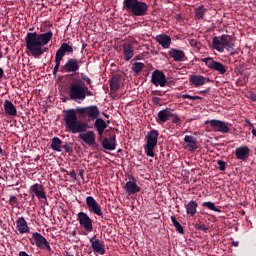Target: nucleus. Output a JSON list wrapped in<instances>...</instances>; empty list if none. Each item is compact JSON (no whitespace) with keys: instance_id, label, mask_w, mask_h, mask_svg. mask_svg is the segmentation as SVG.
Wrapping results in <instances>:
<instances>
[{"instance_id":"obj_1","label":"nucleus","mask_w":256,"mask_h":256,"mask_svg":"<svg viewBox=\"0 0 256 256\" xmlns=\"http://www.w3.org/2000/svg\"><path fill=\"white\" fill-rule=\"evenodd\" d=\"M65 128L70 133H85L89 129V124L83 122L80 119H89V121H95L99 117V107L96 105L88 107H79L75 109H67L63 111ZM79 115V118L77 117Z\"/></svg>"},{"instance_id":"obj_2","label":"nucleus","mask_w":256,"mask_h":256,"mask_svg":"<svg viewBox=\"0 0 256 256\" xmlns=\"http://www.w3.org/2000/svg\"><path fill=\"white\" fill-rule=\"evenodd\" d=\"M53 39V32L48 31L45 33L28 32L25 37L26 49L28 55H32L35 59H39L41 55H44L49 51V48H43L45 45H49V42Z\"/></svg>"},{"instance_id":"obj_3","label":"nucleus","mask_w":256,"mask_h":256,"mask_svg":"<svg viewBox=\"0 0 256 256\" xmlns=\"http://www.w3.org/2000/svg\"><path fill=\"white\" fill-rule=\"evenodd\" d=\"M68 97L76 103L85 101V82L81 78H76L70 82Z\"/></svg>"},{"instance_id":"obj_4","label":"nucleus","mask_w":256,"mask_h":256,"mask_svg":"<svg viewBox=\"0 0 256 256\" xmlns=\"http://www.w3.org/2000/svg\"><path fill=\"white\" fill-rule=\"evenodd\" d=\"M233 46V37H231V35L223 34L221 37L215 36L212 39V48L218 51V53H223L225 49L228 53H231Z\"/></svg>"},{"instance_id":"obj_5","label":"nucleus","mask_w":256,"mask_h":256,"mask_svg":"<svg viewBox=\"0 0 256 256\" xmlns=\"http://www.w3.org/2000/svg\"><path fill=\"white\" fill-rule=\"evenodd\" d=\"M73 51L72 45H69L66 42L61 44L55 55V66L53 69L54 77H57V73H59V69H61V61H63V57H65V55H73Z\"/></svg>"},{"instance_id":"obj_6","label":"nucleus","mask_w":256,"mask_h":256,"mask_svg":"<svg viewBox=\"0 0 256 256\" xmlns=\"http://www.w3.org/2000/svg\"><path fill=\"white\" fill-rule=\"evenodd\" d=\"M157 139H159V132L155 129L145 136L146 144L144 145V150L148 157H155L154 150L157 147Z\"/></svg>"},{"instance_id":"obj_7","label":"nucleus","mask_w":256,"mask_h":256,"mask_svg":"<svg viewBox=\"0 0 256 256\" xmlns=\"http://www.w3.org/2000/svg\"><path fill=\"white\" fill-rule=\"evenodd\" d=\"M83 60L77 58H68L64 65L61 66V73H72V75H78L81 69Z\"/></svg>"},{"instance_id":"obj_8","label":"nucleus","mask_w":256,"mask_h":256,"mask_svg":"<svg viewBox=\"0 0 256 256\" xmlns=\"http://www.w3.org/2000/svg\"><path fill=\"white\" fill-rule=\"evenodd\" d=\"M30 243H31V245H35L36 247H38V249H45L49 253H51V251H53V249L51 248V245L49 244V241H47V238H45V236H43L39 232H34L32 234Z\"/></svg>"},{"instance_id":"obj_9","label":"nucleus","mask_w":256,"mask_h":256,"mask_svg":"<svg viewBox=\"0 0 256 256\" xmlns=\"http://www.w3.org/2000/svg\"><path fill=\"white\" fill-rule=\"evenodd\" d=\"M202 62L205 63L208 69L216 71L219 75H225V73H227V66L221 62L215 61V59L211 57L202 59Z\"/></svg>"},{"instance_id":"obj_10","label":"nucleus","mask_w":256,"mask_h":256,"mask_svg":"<svg viewBox=\"0 0 256 256\" xmlns=\"http://www.w3.org/2000/svg\"><path fill=\"white\" fill-rule=\"evenodd\" d=\"M205 125H209L210 129L215 133L227 134L229 131H231V128H229V123L217 119L207 120Z\"/></svg>"},{"instance_id":"obj_11","label":"nucleus","mask_w":256,"mask_h":256,"mask_svg":"<svg viewBox=\"0 0 256 256\" xmlns=\"http://www.w3.org/2000/svg\"><path fill=\"white\" fill-rule=\"evenodd\" d=\"M77 221L80 227L86 231V233H93V219L89 217L88 213L79 212L77 214Z\"/></svg>"},{"instance_id":"obj_12","label":"nucleus","mask_w":256,"mask_h":256,"mask_svg":"<svg viewBox=\"0 0 256 256\" xmlns=\"http://www.w3.org/2000/svg\"><path fill=\"white\" fill-rule=\"evenodd\" d=\"M129 181L126 182L125 186L123 187L126 195H136V193L141 192V187L137 185V179H135V176L128 175Z\"/></svg>"},{"instance_id":"obj_13","label":"nucleus","mask_w":256,"mask_h":256,"mask_svg":"<svg viewBox=\"0 0 256 256\" xmlns=\"http://www.w3.org/2000/svg\"><path fill=\"white\" fill-rule=\"evenodd\" d=\"M86 205L87 209L90 213L97 215L98 217H103V210L101 209V205L93 196L86 197Z\"/></svg>"},{"instance_id":"obj_14","label":"nucleus","mask_w":256,"mask_h":256,"mask_svg":"<svg viewBox=\"0 0 256 256\" xmlns=\"http://www.w3.org/2000/svg\"><path fill=\"white\" fill-rule=\"evenodd\" d=\"M151 83L155 85V87H165V85H167V77L165 76V73L161 70L153 71Z\"/></svg>"},{"instance_id":"obj_15","label":"nucleus","mask_w":256,"mask_h":256,"mask_svg":"<svg viewBox=\"0 0 256 256\" xmlns=\"http://www.w3.org/2000/svg\"><path fill=\"white\" fill-rule=\"evenodd\" d=\"M147 11H149V5L143 1L136 2V6L134 7V10L132 11L131 16L132 17H145L147 15Z\"/></svg>"},{"instance_id":"obj_16","label":"nucleus","mask_w":256,"mask_h":256,"mask_svg":"<svg viewBox=\"0 0 256 256\" xmlns=\"http://www.w3.org/2000/svg\"><path fill=\"white\" fill-rule=\"evenodd\" d=\"M91 247L94 253H99V255H105V242L101 241L97 238V236H93L90 238Z\"/></svg>"},{"instance_id":"obj_17","label":"nucleus","mask_w":256,"mask_h":256,"mask_svg":"<svg viewBox=\"0 0 256 256\" xmlns=\"http://www.w3.org/2000/svg\"><path fill=\"white\" fill-rule=\"evenodd\" d=\"M171 116H173V109L165 108L158 112L156 121L159 123V125H163L164 123H167L169 119H171Z\"/></svg>"},{"instance_id":"obj_18","label":"nucleus","mask_w":256,"mask_h":256,"mask_svg":"<svg viewBox=\"0 0 256 256\" xmlns=\"http://www.w3.org/2000/svg\"><path fill=\"white\" fill-rule=\"evenodd\" d=\"M79 134V139H81V141H83L84 143H86V145H88L89 147H93V145L95 144V132L93 131H85V132H78Z\"/></svg>"},{"instance_id":"obj_19","label":"nucleus","mask_w":256,"mask_h":256,"mask_svg":"<svg viewBox=\"0 0 256 256\" xmlns=\"http://www.w3.org/2000/svg\"><path fill=\"white\" fill-rule=\"evenodd\" d=\"M250 151L251 150L247 146L242 145L235 149L234 154L236 159H239V161H247V159H249Z\"/></svg>"},{"instance_id":"obj_20","label":"nucleus","mask_w":256,"mask_h":256,"mask_svg":"<svg viewBox=\"0 0 256 256\" xmlns=\"http://www.w3.org/2000/svg\"><path fill=\"white\" fill-rule=\"evenodd\" d=\"M102 147L103 149H106V151H115L117 147V137L115 134L109 138H104L102 140Z\"/></svg>"},{"instance_id":"obj_21","label":"nucleus","mask_w":256,"mask_h":256,"mask_svg":"<svg viewBox=\"0 0 256 256\" xmlns=\"http://www.w3.org/2000/svg\"><path fill=\"white\" fill-rule=\"evenodd\" d=\"M30 193H34L37 199H47V193H45V187L43 185L36 183L30 186Z\"/></svg>"},{"instance_id":"obj_22","label":"nucleus","mask_w":256,"mask_h":256,"mask_svg":"<svg viewBox=\"0 0 256 256\" xmlns=\"http://www.w3.org/2000/svg\"><path fill=\"white\" fill-rule=\"evenodd\" d=\"M211 81L209 78L201 75H192L189 78V83L193 85V87H203L205 83H209Z\"/></svg>"},{"instance_id":"obj_23","label":"nucleus","mask_w":256,"mask_h":256,"mask_svg":"<svg viewBox=\"0 0 256 256\" xmlns=\"http://www.w3.org/2000/svg\"><path fill=\"white\" fill-rule=\"evenodd\" d=\"M123 55L125 61H131L135 55V48L133 47L132 43L125 42L123 44Z\"/></svg>"},{"instance_id":"obj_24","label":"nucleus","mask_w":256,"mask_h":256,"mask_svg":"<svg viewBox=\"0 0 256 256\" xmlns=\"http://www.w3.org/2000/svg\"><path fill=\"white\" fill-rule=\"evenodd\" d=\"M184 142L186 143L184 146L185 149H188L191 153L197 151V138H195V136L186 135L184 137Z\"/></svg>"},{"instance_id":"obj_25","label":"nucleus","mask_w":256,"mask_h":256,"mask_svg":"<svg viewBox=\"0 0 256 256\" xmlns=\"http://www.w3.org/2000/svg\"><path fill=\"white\" fill-rule=\"evenodd\" d=\"M168 54L169 57H171V59H173V61H175L176 63L183 61V59L185 58V52L177 48H171Z\"/></svg>"},{"instance_id":"obj_26","label":"nucleus","mask_w":256,"mask_h":256,"mask_svg":"<svg viewBox=\"0 0 256 256\" xmlns=\"http://www.w3.org/2000/svg\"><path fill=\"white\" fill-rule=\"evenodd\" d=\"M16 229L20 233V235H24V233H29V225H27V220L24 217H19L16 220Z\"/></svg>"},{"instance_id":"obj_27","label":"nucleus","mask_w":256,"mask_h":256,"mask_svg":"<svg viewBox=\"0 0 256 256\" xmlns=\"http://www.w3.org/2000/svg\"><path fill=\"white\" fill-rule=\"evenodd\" d=\"M155 39L163 49H169V47H171V36L167 34H159Z\"/></svg>"},{"instance_id":"obj_28","label":"nucleus","mask_w":256,"mask_h":256,"mask_svg":"<svg viewBox=\"0 0 256 256\" xmlns=\"http://www.w3.org/2000/svg\"><path fill=\"white\" fill-rule=\"evenodd\" d=\"M4 111L9 117H17V107L9 100L4 101Z\"/></svg>"},{"instance_id":"obj_29","label":"nucleus","mask_w":256,"mask_h":256,"mask_svg":"<svg viewBox=\"0 0 256 256\" xmlns=\"http://www.w3.org/2000/svg\"><path fill=\"white\" fill-rule=\"evenodd\" d=\"M198 207H199V204H197V202H195L194 200H191L190 202H188L185 205L186 214L188 215V217H195V215L197 214Z\"/></svg>"},{"instance_id":"obj_30","label":"nucleus","mask_w":256,"mask_h":256,"mask_svg":"<svg viewBox=\"0 0 256 256\" xmlns=\"http://www.w3.org/2000/svg\"><path fill=\"white\" fill-rule=\"evenodd\" d=\"M138 1L139 0H124L122 3V10L129 13V15H132Z\"/></svg>"},{"instance_id":"obj_31","label":"nucleus","mask_w":256,"mask_h":256,"mask_svg":"<svg viewBox=\"0 0 256 256\" xmlns=\"http://www.w3.org/2000/svg\"><path fill=\"white\" fill-rule=\"evenodd\" d=\"M94 129H96L98 135H103L105 133V129H107V122L102 118H96L94 123Z\"/></svg>"},{"instance_id":"obj_32","label":"nucleus","mask_w":256,"mask_h":256,"mask_svg":"<svg viewBox=\"0 0 256 256\" xmlns=\"http://www.w3.org/2000/svg\"><path fill=\"white\" fill-rule=\"evenodd\" d=\"M120 88H121V76L120 75L112 76V78L110 79V89L112 93H115V91H119Z\"/></svg>"},{"instance_id":"obj_33","label":"nucleus","mask_w":256,"mask_h":256,"mask_svg":"<svg viewBox=\"0 0 256 256\" xmlns=\"http://www.w3.org/2000/svg\"><path fill=\"white\" fill-rule=\"evenodd\" d=\"M50 147L51 149H53V151H57L58 153H61L62 147H63V141L59 139V137H54L52 138Z\"/></svg>"},{"instance_id":"obj_34","label":"nucleus","mask_w":256,"mask_h":256,"mask_svg":"<svg viewBox=\"0 0 256 256\" xmlns=\"http://www.w3.org/2000/svg\"><path fill=\"white\" fill-rule=\"evenodd\" d=\"M206 12H207V9L203 5H201L198 8H196L195 9V20L199 21V20L203 19V17L205 16Z\"/></svg>"},{"instance_id":"obj_35","label":"nucleus","mask_w":256,"mask_h":256,"mask_svg":"<svg viewBox=\"0 0 256 256\" xmlns=\"http://www.w3.org/2000/svg\"><path fill=\"white\" fill-rule=\"evenodd\" d=\"M171 221H172L173 226L175 227L177 233H179L180 235H184L185 230L183 229V226H181L179 221H177V218H175V216H171Z\"/></svg>"},{"instance_id":"obj_36","label":"nucleus","mask_w":256,"mask_h":256,"mask_svg":"<svg viewBox=\"0 0 256 256\" xmlns=\"http://www.w3.org/2000/svg\"><path fill=\"white\" fill-rule=\"evenodd\" d=\"M143 69H145V64L143 62H134L132 64V71H134L136 75H139Z\"/></svg>"},{"instance_id":"obj_37","label":"nucleus","mask_w":256,"mask_h":256,"mask_svg":"<svg viewBox=\"0 0 256 256\" xmlns=\"http://www.w3.org/2000/svg\"><path fill=\"white\" fill-rule=\"evenodd\" d=\"M202 206L207 207L210 211H215V213H221V209L217 208L213 202H203Z\"/></svg>"},{"instance_id":"obj_38","label":"nucleus","mask_w":256,"mask_h":256,"mask_svg":"<svg viewBox=\"0 0 256 256\" xmlns=\"http://www.w3.org/2000/svg\"><path fill=\"white\" fill-rule=\"evenodd\" d=\"M62 149H65V151L69 153V155H71V153H73V144L72 143L62 144Z\"/></svg>"},{"instance_id":"obj_39","label":"nucleus","mask_w":256,"mask_h":256,"mask_svg":"<svg viewBox=\"0 0 256 256\" xmlns=\"http://www.w3.org/2000/svg\"><path fill=\"white\" fill-rule=\"evenodd\" d=\"M80 80L83 81V83H86L87 85H91L92 81L89 76H87L85 73L80 74Z\"/></svg>"},{"instance_id":"obj_40","label":"nucleus","mask_w":256,"mask_h":256,"mask_svg":"<svg viewBox=\"0 0 256 256\" xmlns=\"http://www.w3.org/2000/svg\"><path fill=\"white\" fill-rule=\"evenodd\" d=\"M217 165H218L219 171H225V169H227V162L223 160H217Z\"/></svg>"},{"instance_id":"obj_41","label":"nucleus","mask_w":256,"mask_h":256,"mask_svg":"<svg viewBox=\"0 0 256 256\" xmlns=\"http://www.w3.org/2000/svg\"><path fill=\"white\" fill-rule=\"evenodd\" d=\"M195 229H196L197 231H204V232L209 231V227H207V225H205V224H199V223L195 224Z\"/></svg>"},{"instance_id":"obj_42","label":"nucleus","mask_w":256,"mask_h":256,"mask_svg":"<svg viewBox=\"0 0 256 256\" xmlns=\"http://www.w3.org/2000/svg\"><path fill=\"white\" fill-rule=\"evenodd\" d=\"M9 205L15 207V205H19V199L16 196H11L9 199Z\"/></svg>"},{"instance_id":"obj_43","label":"nucleus","mask_w":256,"mask_h":256,"mask_svg":"<svg viewBox=\"0 0 256 256\" xmlns=\"http://www.w3.org/2000/svg\"><path fill=\"white\" fill-rule=\"evenodd\" d=\"M84 94L85 99H87V97H93V93L91 92V90H89V87H87L86 84H84Z\"/></svg>"},{"instance_id":"obj_44","label":"nucleus","mask_w":256,"mask_h":256,"mask_svg":"<svg viewBox=\"0 0 256 256\" xmlns=\"http://www.w3.org/2000/svg\"><path fill=\"white\" fill-rule=\"evenodd\" d=\"M171 119H172V123H175V124L181 123V118H179V115L174 114L173 112H172Z\"/></svg>"},{"instance_id":"obj_45","label":"nucleus","mask_w":256,"mask_h":256,"mask_svg":"<svg viewBox=\"0 0 256 256\" xmlns=\"http://www.w3.org/2000/svg\"><path fill=\"white\" fill-rule=\"evenodd\" d=\"M189 44L192 46V47H195L196 49H199V42L195 39H190L189 40Z\"/></svg>"},{"instance_id":"obj_46","label":"nucleus","mask_w":256,"mask_h":256,"mask_svg":"<svg viewBox=\"0 0 256 256\" xmlns=\"http://www.w3.org/2000/svg\"><path fill=\"white\" fill-rule=\"evenodd\" d=\"M152 101L155 105H159V103H161V98L159 97H153Z\"/></svg>"},{"instance_id":"obj_47","label":"nucleus","mask_w":256,"mask_h":256,"mask_svg":"<svg viewBox=\"0 0 256 256\" xmlns=\"http://www.w3.org/2000/svg\"><path fill=\"white\" fill-rule=\"evenodd\" d=\"M209 91H210V88H208V89H206V90H200V91H198L197 93H198L199 95H207V93H209Z\"/></svg>"},{"instance_id":"obj_48","label":"nucleus","mask_w":256,"mask_h":256,"mask_svg":"<svg viewBox=\"0 0 256 256\" xmlns=\"http://www.w3.org/2000/svg\"><path fill=\"white\" fill-rule=\"evenodd\" d=\"M79 177H81V179H85V169L79 170Z\"/></svg>"},{"instance_id":"obj_49","label":"nucleus","mask_w":256,"mask_h":256,"mask_svg":"<svg viewBox=\"0 0 256 256\" xmlns=\"http://www.w3.org/2000/svg\"><path fill=\"white\" fill-rule=\"evenodd\" d=\"M181 97H182L183 99H190L191 101H193V96H192V95L183 94Z\"/></svg>"},{"instance_id":"obj_50","label":"nucleus","mask_w":256,"mask_h":256,"mask_svg":"<svg viewBox=\"0 0 256 256\" xmlns=\"http://www.w3.org/2000/svg\"><path fill=\"white\" fill-rule=\"evenodd\" d=\"M70 177H71V179H76V178H77V173H75L74 170L71 171V172H70Z\"/></svg>"},{"instance_id":"obj_51","label":"nucleus","mask_w":256,"mask_h":256,"mask_svg":"<svg viewBox=\"0 0 256 256\" xmlns=\"http://www.w3.org/2000/svg\"><path fill=\"white\" fill-rule=\"evenodd\" d=\"M5 77V71L0 67V80Z\"/></svg>"},{"instance_id":"obj_52","label":"nucleus","mask_w":256,"mask_h":256,"mask_svg":"<svg viewBox=\"0 0 256 256\" xmlns=\"http://www.w3.org/2000/svg\"><path fill=\"white\" fill-rule=\"evenodd\" d=\"M110 97H113V98H115V97H117V91H112L111 90V88H110Z\"/></svg>"},{"instance_id":"obj_53","label":"nucleus","mask_w":256,"mask_h":256,"mask_svg":"<svg viewBox=\"0 0 256 256\" xmlns=\"http://www.w3.org/2000/svg\"><path fill=\"white\" fill-rule=\"evenodd\" d=\"M175 19H176V21H181V19H183V17L181 16V14H176Z\"/></svg>"},{"instance_id":"obj_54","label":"nucleus","mask_w":256,"mask_h":256,"mask_svg":"<svg viewBox=\"0 0 256 256\" xmlns=\"http://www.w3.org/2000/svg\"><path fill=\"white\" fill-rule=\"evenodd\" d=\"M19 256H31V255H29L27 252H25V251H20L19 252Z\"/></svg>"},{"instance_id":"obj_55","label":"nucleus","mask_w":256,"mask_h":256,"mask_svg":"<svg viewBox=\"0 0 256 256\" xmlns=\"http://www.w3.org/2000/svg\"><path fill=\"white\" fill-rule=\"evenodd\" d=\"M203 99L201 96H193L192 101H198Z\"/></svg>"},{"instance_id":"obj_56","label":"nucleus","mask_w":256,"mask_h":256,"mask_svg":"<svg viewBox=\"0 0 256 256\" xmlns=\"http://www.w3.org/2000/svg\"><path fill=\"white\" fill-rule=\"evenodd\" d=\"M232 245H233V247H239V242L234 241V242H232Z\"/></svg>"},{"instance_id":"obj_57","label":"nucleus","mask_w":256,"mask_h":256,"mask_svg":"<svg viewBox=\"0 0 256 256\" xmlns=\"http://www.w3.org/2000/svg\"><path fill=\"white\" fill-rule=\"evenodd\" d=\"M104 117H106V119H109V114L107 113H103Z\"/></svg>"},{"instance_id":"obj_58","label":"nucleus","mask_w":256,"mask_h":256,"mask_svg":"<svg viewBox=\"0 0 256 256\" xmlns=\"http://www.w3.org/2000/svg\"><path fill=\"white\" fill-rule=\"evenodd\" d=\"M3 59V52L0 50V60Z\"/></svg>"},{"instance_id":"obj_59","label":"nucleus","mask_w":256,"mask_h":256,"mask_svg":"<svg viewBox=\"0 0 256 256\" xmlns=\"http://www.w3.org/2000/svg\"><path fill=\"white\" fill-rule=\"evenodd\" d=\"M3 225V220L0 218V227Z\"/></svg>"},{"instance_id":"obj_60","label":"nucleus","mask_w":256,"mask_h":256,"mask_svg":"<svg viewBox=\"0 0 256 256\" xmlns=\"http://www.w3.org/2000/svg\"><path fill=\"white\" fill-rule=\"evenodd\" d=\"M109 123H111V122H110L109 120H107V121H106V125L108 126V125H109Z\"/></svg>"},{"instance_id":"obj_61","label":"nucleus","mask_w":256,"mask_h":256,"mask_svg":"<svg viewBox=\"0 0 256 256\" xmlns=\"http://www.w3.org/2000/svg\"><path fill=\"white\" fill-rule=\"evenodd\" d=\"M0 153H3V148H1V146H0Z\"/></svg>"},{"instance_id":"obj_62","label":"nucleus","mask_w":256,"mask_h":256,"mask_svg":"<svg viewBox=\"0 0 256 256\" xmlns=\"http://www.w3.org/2000/svg\"><path fill=\"white\" fill-rule=\"evenodd\" d=\"M66 256H75V255L67 253V255H66Z\"/></svg>"},{"instance_id":"obj_63","label":"nucleus","mask_w":256,"mask_h":256,"mask_svg":"<svg viewBox=\"0 0 256 256\" xmlns=\"http://www.w3.org/2000/svg\"><path fill=\"white\" fill-rule=\"evenodd\" d=\"M135 59H136V60H139V56H137Z\"/></svg>"}]
</instances>
